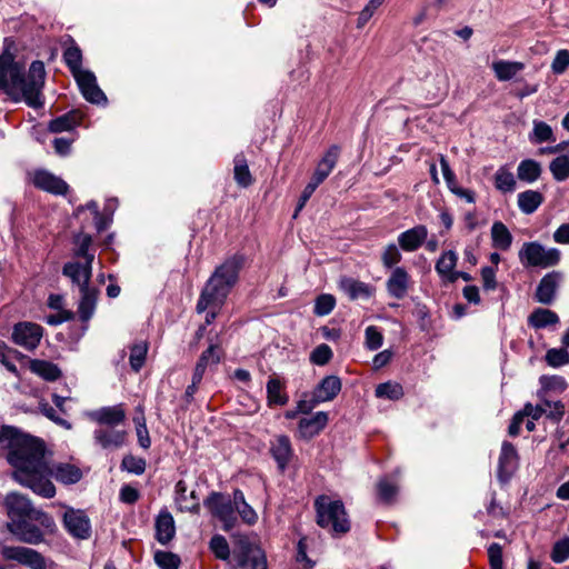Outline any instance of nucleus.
Listing matches in <instances>:
<instances>
[{"label": "nucleus", "instance_id": "6ab92c4d", "mask_svg": "<svg viewBox=\"0 0 569 569\" xmlns=\"http://www.w3.org/2000/svg\"><path fill=\"white\" fill-rule=\"evenodd\" d=\"M518 468V453L516 448L505 441L501 446V452L498 461V478L501 482H507Z\"/></svg>", "mask_w": 569, "mask_h": 569}, {"label": "nucleus", "instance_id": "4be33fe9", "mask_svg": "<svg viewBox=\"0 0 569 569\" xmlns=\"http://www.w3.org/2000/svg\"><path fill=\"white\" fill-rule=\"evenodd\" d=\"M428 238V229L423 224H417L398 236V243L403 251L412 252L418 250Z\"/></svg>", "mask_w": 569, "mask_h": 569}, {"label": "nucleus", "instance_id": "774afa93", "mask_svg": "<svg viewBox=\"0 0 569 569\" xmlns=\"http://www.w3.org/2000/svg\"><path fill=\"white\" fill-rule=\"evenodd\" d=\"M439 160H440V167H441L446 183H447L449 190L452 191L453 189H456L458 187L456 176H455L453 171L451 170L449 162L447 161L445 156L440 154Z\"/></svg>", "mask_w": 569, "mask_h": 569}, {"label": "nucleus", "instance_id": "de8ad7c7", "mask_svg": "<svg viewBox=\"0 0 569 569\" xmlns=\"http://www.w3.org/2000/svg\"><path fill=\"white\" fill-rule=\"evenodd\" d=\"M549 170L556 181H565L569 178V157L559 156L549 163Z\"/></svg>", "mask_w": 569, "mask_h": 569}, {"label": "nucleus", "instance_id": "5fc2aeb1", "mask_svg": "<svg viewBox=\"0 0 569 569\" xmlns=\"http://www.w3.org/2000/svg\"><path fill=\"white\" fill-rule=\"evenodd\" d=\"M332 358V350L327 343L317 346L310 353V361L317 366L327 365Z\"/></svg>", "mask_w": 569, "mask_h": 569}, {"label": "nucleus", "instance_id": "37998d69", "mask_svg": "<svg viewBox=\"0 0 569 569\" xmlns=\"http://www.w3.org/2000/svg\"><path fill=\"white\" fill-rule=\"evenodd\" d=\"M267 396L269 405L284 406L288 402V397L283 392V385L278 378L268 380Z\"/></svg>", "mask_w": 569, "mask_h": 569}, {"label": "nucleus", "instance_id": "3c124183", "mask_svg": "<svg viewBox=\"0 0 569 569\" xmlns=\"http://www.w3.org/2000/svg\"><path fill=\"white\" fill-rule=\"evenodd\" d=\"M147 351L148 347L144 342L137 343L131 348L129 362L136 372L144 365Z\"/></svg>", "mask_w": 569, "mask_h": 569}, {"label": "nucleus", "instance_id": "13d9d810", "mask_svg": "<svg viewBox=\"0 0 569 569\" xmlns=\"http://www.w3.org/2000/svg\"><path fill=\"white\" fill-rule=\"evenodd\" d=\"M122 469L134 475H141L146 470V460L134 456H126L121 462Z\"/></svg>", "mask_w": 569, "mask_h": 569}, {"label": "nucleus", "instance_id": "0eeeda50", "mask_svg": "<svg viewBox=\"0 0 569 569\" xmlns=\"http://www.w3.org/2000/svg\"><path fill=\"white\" fill-rule=\"evenodd\" d=\"M203 503L222 522L223 530L229 531L234 527L237 517L233 499L220 492H211Z\"/></svg>", "mask_w": 569, "mask_h": 569}, {"label": "nucleus", "instance_id": "4d7b16f0", "mask_svg": "<svg viewBox=\"0 0 569 569\" xmlns=\"http://www.w3.org/2000/svg\"><path fill=\"white\" fill-rule=\"evenodd\" d=\"M336 306V299L331 295H321L317 298L315 303V313L317 316L329 315Z\"/></svg>", "mask_w": 569, "mask_h": 569}, {"label": "nucleus", "instance_id": "c85d7f7f", "mask_svg": "<svg viewBox=\"0 0 569 569\" xmlns=\"http://www.w3.org/2000/svg\"><path fill=\"white\" fill-rule=\"evenodd\" d=\"M458 256L455 251H445L436 262V271L440 278L448 282H456L458 280V273H455L457 266Z\"/></svg>", "mask_w": 569, "mask_h": 569}, {"label": "nucleus", "instance_id": "20e7f679", "mask_svg": "<svg viewBox=\"0 0 569 569\" xmlns=\"http://www.w3.org/2000/svg\"><path fill=\"white\" fill-rule=\"evenodd\" d=\"M315 507L317 523L321 528L333 535H343L350 530V520L340 500H331L327 496H320L316 499Z\"/></svg>", "mask_w": 569, "mask_h": 569}, {"label": "nucleus", "instance_id": "f3484780", "mask_svg": "<svg viewBox=\"0 0 569 569\" xmlns=\"http://www.w3.org/2000/svg\"><path fill=\"white\" fill-rule=\"evenodd\" d=\"M93 259L94 256H90L88 261H70L63 267V274L68 277L74 284H77L79 290L83 289L84 286H89L92 273Z\"/></svg>", "mask_w": 569, "mask_h": 569}, {"label": "nucleus", "instance_id": "c03bdc74", "mask_svg": "<svg viewBox=\"0 0 569 569\" xmlns=\"http://www.w3.org/2000/svg\"><path fill=\"white\" fill-rule=\"evenodd\" d=\"M79 124V118L77 112H69L63 116H60L49 123V130L54 133L69 131Z\"/></svg>", "mask_w": 569, "mask_h": 569}, {"label": "nucleus", "instance_id": "4468645a", "mask_svg": "<svg viewBox=\"0 0 569 569\" xmlns=\"http://www.w3.org/2000/svg\"><path fill=\"white\" fill-rule=\"evenodd\" d=\"M239 566L242 569H268L262 549L249 541H240Z\"/></svg>", "mask_w": 569, "mask_h": 569}, {"label": "nucleus", "instance_id": "9b49d317", "mask_svg": "<svg viewBox=\"0 0 569 569\" xmlns=\"http://www.w3.org/2000/svg\"><path fill=\"white\" fill-rule=\"evenodd\" d=\"M563 280V272L553 270L546 273L539 281L535 298L542 305H551L556 298L557 290Z\"/></svg>", "mask_w": 569, "mask_h": 569}, {"label": "nucleus", "instance_id": "dca6fc26", "mask_svg": "<svg viewBox=\"0 0 569 569\" xmlns=\"http://www.w3.org/2000/svg\"><path fill=\"white\" fill-rule=\"evenodd\" d=\"M73 77L86 100L91 103H100L107 101L104 93L97 84L96 76L91 71L83 70Z\"/></svg>", "mask_w": 569, "mask_h": 569}, {"label": "nucleus", "instance_id": "7ed1b4c3", "mask_svg": "<svg viewBox=\"0 0 569 569\" xmlns=\"http://www.w3.org/2000/svg\"><path fill=\"white\" fill-rule=\"evenodd\" d=\"M243 263V256L236 254L217 267L206 282L196 306L198 313L207 312L206 325H211L217 318L232 287L238 281Z\"/></svg>", "mask_w": 569, "mask_h": 569}, {"label": "nucleus", "instance_id": "9d476101", "mask_svg": "<svg viewBox=\"0 0 569 569\" xmlns=\"http://www.w3.org/2000/svg\"><path fill=\"white\" fill-rule=\"evenodd\" d=\"M29 518L8 521V530L19 540L29 545H38L43 541V533Z\"/></svg>", "mask_w": 569, "mask_h": 569}, {"label": "nucleus", "instance_id": "423d86ee", "mask_svg": "<svg viewBox=\"0 0 569 569\" xmlns=\"http://www.w3.org/2000/svg\"><path fill=\"white\" fill-rule=\"evenodd\" d=\"M518 258L525 268L548 269L559 264L561 251L557 248H547L538 241L525 242Z\"/></svg>", "mask_w": 569, "mask_h": 569}, {"label": "nucleus", "instance_id": "393cba45", "mask_svg": "<svg viewBox=\"0 0 569 569\" xmlns=\"http://www.w3.org/2000/svg\"><path fill=\"white\" fill-rule=\"evenodd\" d=\"M222 355L223 352L220 347L219 338L216 337L214 340L211 339L209 347L201 353L196 365V379H198L200 376H203L208 367L218 365L222 358Z\"/></svg>", "mask_w": 569, "mask_h": 569}, {"label": "nucleus", "instance_id": "bb28decb", "mask_svg": "<svg viewBox=\"0 0 569 569\" xmlns=\"http://www.w3.org/2000/svg\"><path fill=\"white\" fill-rule=\"evenodd\" d=\"M270 451L279 470L283 472L293 455L289 438L277 436L271 442Z\"/></svg>", "mask_w": 569, "mask_h": 569}, {"label": "nucleus", "instance_id": "a19ab883", "mask_svg": "<svg viewBox=\"0 0 569 569\" xmlns=\"http://www.w3.org/2000/svg\"><path fill=\"white\" fill-rule=\"evenodd\" d=\"M531 143L539 144L543 142H555L556 137L552 128L545 121L535 120L533 129L529 133Z\"/></svg>", "mask_w": 569, "mask_h": 569}, {"label": "nucleus", "instance_id": "473e14b6", "mask_svg": "<svg viewBox=\"0 0 569 569\" xmlns=\"http://www.w3.org/2000/svg\"><path fill=\"white\" fill-rule=\"evenodd\" d=\"M525 64L518 61L498 60L492 63V70L499 81H508L523 70Z\"/></svg>", "mask_w": 569, "mask_h": 569}, {"label": "nucleus", "instance_id": "f704fd0d", "mask_svg": "<svg viewBox=\"0 0 569 569\" xmlns=\"http://www.w3.org/2000/svg\"><path fill=\"white\" fill-rule=\"evenodd\" d=\"M542 172L541 164L532 159L522 160L517 168L518 178L527 183L537 181Z\"/></svg>", "mask_w": 569, "mask_h": 569}, {"label": "nucleus", "instance_id": "8fccbe9b", "mask_svg": "<svg viewBox=\"0 0 569 569\" xmlns=\"http://www.w3.org/2000/svg\"><path fill=\"white\" fill-rule=\"evenodd\" d=\"M550 558L555 563H562L569 559V537H563L553 543Z\"/></svg>", "mask_w": 569, "mask_h": 569}, {"label": "nucleus", "instance_id": "864d4df0", "mask_svg": "<svg viewBox=\"0 0 569 569\" xmlns=\"http://www.w3.org/2000/svg\"><path fill=\"white\" fill-rule=\"evenodd\" d=\"M154 561L161 569H178L180 565L179 557L169 551H157Z\"/></svg>", "mask_w": 569, "mask_h": 569}, {"label": "nucleus", "instance_id": "c756f323", "mask_svg": "<svg viewBox=\"0 0 569 569\" xmlns=\"http://www.w3.org/2000/svg\"><path fill=\"white\" fill-rule=\"evenodd\" d=\"M176 526L172 515L162 510L156 519V539L161 545H167L174 537Z\"/></svg>", "mask_w": 569, "mask_h": 569}, {"label": "nucleus", "instance_id": "2f4dec72", "mask_svg": "<svg viewBox=\"0 0 569 569\" xmlns=\"http://www.w3.org/2000/svg\"><path fill=\"white\" fill-rule=\"evenodd\" d=\"M560 321L559 316L550 310L538 308L531 312L528 318V323L535 329H543L550 326H556Z\"/></svg>", "mask_w": 569, "mask_h": 569}, {"label": "nucleus", "instance_id": "79ce46f5", "mask_svg": "<svg viewBox=\"0 0 569 569\" xmlns=\"http://www.w3.org/2000/svg\"><path fill=\"white\" fill-rule=\"evenodd\" d=\"M30 370L48 381H54L61 375L60 369L56 365L44 360H32L30 362Z\"/></svg>", "mask_w": 569, "mask_h": 569}, {"label": "nucleus", "instance_id": "2eb2a0df", "mask_svg": "<svg viewBox=\"0 0 569 569\" xmlns=\"http://www.w3.org/2000/svg\"><path fill=\"white\" fill-rule=\"evenodd\" d=\"M67 530L76 538L87 539L90 536L91 525L87 515L81 510L68 509L63 516Z\"/></svg>", "mask_w": 569, "mask_h": 569}, {"label": "nucleus", "instance_id": "ea45409f", "mask_svg": "<svg viewBox=\"0 0 569 569\" xmlns=\"http://www.w3.org/2000/svg\"><path fill=\"white\" fill-rule=\"evenodd\" d=\"M398 491V482L390 477H383L377 483L378 498L383 503H392Z\"/></svg>", "mask_w": 569, "mask_h": 569}, {"label": "nucleus", "instance_id": "b1692460", "mask_svg": "<svg viewBox=\"0 0 569 569\" xmlns=\"http://www.w3.org/2000/svg\"><path fill=\"white\" fill-rule=\"evenodd\" d=\"M328 413L318 411L315 415L302 418L298 425V431L301 438L311 439L317 436L328 423Z\"/></svg>", "mask_w": 569, "mask_h": 569}, {"label": "nucleus", "instance_id": "e2e57ef3", "mask_svg": "<svg viewBox=\"0 0 569 569\" xmlns=\"http://www.w3.org/2000/svg\"><path fill=\"white\" fill-rule=\"evenodd\" d=\"M91 237L89 234H78L76 238V244L77 250L74 254L79 258H83L84 261H88V258L90 256H94L93 253L89 252V247L91 244Z\"/></svg>", "mask_w": 569, "mask_h": 569}, {"label": "nucleus", "instance_id": "603ef678", "mask_svg": "<svg viewBox=\"0 0 569 569\" xmlns=\"http://www.w3.org/2000/svg\"><path fill=\"white\" fill-rule=\"evenodd\" d=\"M210 549L218 559H229L230 548L227 539L223 536H213L210 540Z\"/></svg>", "mask_w": 569, "mask_h": 569}, {"label": "nucleus", "instance_id": "6e6552de", "mask_svg": "<svg viewBox=\"0 0 569 569\" xmlns=\"http://www.w3.org/2000/svg\"><path fill=\"white\" fill-rule=\"evenodd\" d=\"M341 390V380L337 376L325 377L311 393L309 401L298 402V411L308 413L313 407L321 402L331 401Z\"/></svg>", "mask_w": 569, "mask_h": 569}, {"label": "nucleus", "instance_id": "39448f33", "mask_svg": "<svg viewBox=\"0 0 569 569\" xmlns=\"http://www.w3.org/2000/svg\"><path fill=\"white\" fill-rule=\"evenodd\" d=\"M4 507L9 517V521L29 518L39 522L47 529L54 527L53 519L41 510L33 508L31 500L19 492H10L6 496Z\"/></svg>", "mask_w": 569, "mask_h": 569}, {"label": "nucleus", "instance_id": "c9c22d12", "mask_svg": "<svg viewBox=\"0 0 569 569\" xmlns=\"http://www.w3.org/2000/svg\"><path fill=\"white\" fill-rule=\"evenodd\" d=\"M233 176L238 186L247 188L252 184L253 179L243 153H238L233 159Z\"/></svg>", "mask_w": 569, "mask_h": 569}, {"label": "nucleus", "instance_id": "f8f14e48", "mask_svg": "<svg viewBox=\"0 0 569 569\" xmlns=\"http://www.w3.org/2000/svg\"><path fill=\"white\" fill-rule=\"evenodd\" d=\"M42 333L41 326L32 322H20L14 326L12 338L17 345L33 350L38 347Z\"/></svg>", "mask_w": 569, "mask_h": 569}, {"label": "nucleus", "instance_id": "7c9ffc66", "mask_svg": "<svg viewBox=\"0 0 569 569\" xmlns=\"http://www.w3.org/2000/svg\"><path fill=\"white\" fill-rule=\"evenodd\" d=\"M339 287L351 300L359 298L368 299L373 293L371 286L348 277L340 280Z\"/></svg>", "mask_w": 569, "mask_h": 569}, {"label": "nucleus", "instance_id": "a18cd8bd", "mask_svg": "<svg viewBox=\"0 0 569 569\" xmlns=\"http://www.w3.org/2000/svg\"><path fill=\"white\" fill-rule=\"evenodd\" d=\"M63 60L70 69L72 76L83 71L82 64V52L77 46L68 47L63 52Z\"/></svg>", "mask_w": 569, "mask_h": 569}, {"label": "nucleus", "instance_id": "6e6d98bb", "mask_svg": "<svg viewBox=\"0 0 569 569\" xmlns=\"http://www.w3.org/2000/svg\"><path fill=\"white\" fill-rule=\"evenodd\" d=\"M365 345L369 350H377L382 346L383 336L375 326L367 327L365 331Z\"/></svg>", "mask_w": 569, "mask_h": 569}, {"label": "nucleus", "instance_id": "aec40b11", "mask_svg": "<svg viewBox=\"0 0 569 569\" xmlns=\"http://www.w3.org/2000/svg\"><path fill=\"white\" fill-rule=\"evenodd\" d=\"M411 277L403 267H396L392 269L388 280V293L396 299H402L408 293L411 287Z\"/></svg>", "mask_w": 569, "mask_h": 569}, {"label": "nucleus", "instance_id": "69168bd1", "mask_svg": "<svg viewBox=\"0 0 569 569\" xmlns=\"http://www.w3.org/2000/svg\"><path fill=\"white\" fill-rule=\"evenodd\" d=\"M569 67V51L568 50H559L556 53V57L551 63V69L553 73L561 74Z\"/></svg>", "mask_w": 569, "mask_h": 569}, {"label": "nucleus", "instance_id": "ddd939ff", "mask_svg": "<svg viewBox=\"0 0 569 569\" xmlns=\"http://www.w3.org/2000/svg\"><path fill=\"white\" fill-rule=\"evenodd\" d=\"M29 178L36 188L53 194H66L69 188L66 181L44 169L29 173Z\"/></svg>", "mask_w": 569, "mask_h": 569}, {"label": "nucleus", "instance_id": "052dcab7", "mask_svg": "<svg viewBox=\"0 0 569 569\" xmlns=\"http://www.w3.org/2000/svg\"><path fill=\"white\" fill-rule=\"evenodd\" d=\"M402 256L395 243H389L381 256L382 263L386 268H391L399 263Z\"/></svg>", "mask_w": 569, "mask_h": 569}, {"label": "nucleus", "instance_id": "bf43d9fd", "mask_svg": "<svg viewBox=\"0 0 569 569\" xmlns=\"http://www.w3.org/2000/svg\"><path fill=\"white\" fill-rule=\"evenodd\" d=\"M543 406L547 409L546 416L547 418L553 421H560L565 415V405L557 400H549L543 398Z\"/></svg>", "mask_w": 569, "mask_h": 569}, {"label": "nucleus", "instance_id": "e433bc0d", "mask_svg": "<svg viewBox=\"0 0 569 569\" xmlns=\"http://www.w3.org/2000/svg\"><path fill=\"white\" fill-rule=\"evenodd\" d=\"M493 183L496 189L502 193L513 192L517 187L516 178L507 166H502L496 171Z\"/></svg>", "mask_w": 569, "mask_h": 569}, {"label": "nucleus", "instance_id": "49530a36", "mask_svg": "<svg viewBox=\"0 0 569 569\" xmlns=\"http://www.w3.org/2000/svg\"><path fill=\"white\" fill-rule=\"evenodd\" d=\"M376 397L389 400H398L403 396L402 386L398 382H383L376 387Z\"/></svg>", "mask_w": 569, "mask_h": 569}, {"label": "nucleus", "instance_id": "1a4fd4ad", "mask_svg": "<svg viewBox=\"0 0 569 569\" xmlns=\"http://www.w3.org/2000/svg\"><path fill=\"white\" fill-rule=\"evenodd\" d=\"M0 553L4 560L16 561L30 569H47L44 557L34 549L20 546H3Z\"/></svg>", "mask_w": 569, "mask_h": 569}, {"label": "nucleus", "instance_id": "412c9836", "mask_svg": "<svg viewBox=\"0 0 569 569\" xmlns=\"http://www.w3.org/2000/svg\"><path fill=\"white\" fill-rule=\"evenodd\" d=\"M93 439L106 450H116L126 443L127 432L117 428L100 427L94 430Z\"/></svg>", "mask_w": 569, "mask_h": 569}, {"label": "nucleus", "instance_id": "0e129e2a", "mask_svg": "<svg viewBox=\"0 0 569 569\" xmlns=\"http://www.w3.org/2000/svg\"><path fill=\"white\" fill-rule=\"evenodd\" d=\"M136 432H137V438H138V442H139L140 447L143 449H149L151 446V440H150L149 431H148V428L146 425V419H144V415H143L142 410H141V421H137Z\"/></svg>", "mask_w": 569, "mask_h": 569}, {"label": "nucleus", "instance_id": "f03ea898", "mask_svg": "<svg viewBox=\"0 0 569 569\" xmlns=\"http://www.w3.org/2000/svg\"><path fill=\"white\" fill-rule=\"evenodd\" d=\"M44 76V64L41 61H33L24 76L23 66L16 62L11 54L4 53L0 57V90L14 101L24 100L29 107L41 108Z\"/></svg>", "mask_w": 569, "mask_h": 569}, {"label": "nucleus", "instance_id": "680f3d73", "mask_svg": "<svg viewBox=\"0 0 569 569\" xmlns=\"http://www.w3.org/2000/svg\"><path fill=\"white\" fill-rule=\"evenodd\" d=\"M413 316L416 317L418 325L422 331H428L431 327L430 311L427 306L417 303L413 309Z\"/></svg>", "mask_w": 569, "mask_h": 569}, {"label": "nucleus", "instance_id": "a878e982", "mask_svg": "<svg viewBox=\"0 0 569 569\" xmlns=\"http://www.w3.org/2000/svg\"><path fill=\"white\" fill-rule=\"evenodd\" d=\"M187 483L183 480H179L174 487L176 503L180 511H188L192 513H199L200 503L196 496V491L187 493Z\"/></svg>", "mask_w": 569, "mask_h": 569}, {"label": "nucleus", "instance_id": "338daca9", "mask_svg": "<svg viewBox=\"0 0 569 569\" xmlns=\"http://www.w3.org/2000/svg\"><path fill=\"white\" fill-rule=\"evenodd\" d=\"M488 557L491 569H502V548L499 543H491L488 548Z\"/></svg>", "mask_w": 569, "mask_h": 569}, {"label": "nucleus", "instance_id": "4c0bfd02", "mask_svg": "<svg viewBox=\"0 0 569 569\" xmlns=\"http://www.w3.org/2000/svg\"><path fill=\"white\" fill-rule=\"evenodd\" d=\"M491 239L492 246L502 251L508 250L512 243V234L500 221L493 222L491 227Z\"/></svg>", "mask_w": 569, "mask_h": 569}, {"label": "nucleus", "instance_id": "5701e85b", "mask_svg": "<svg viewBox=\"0 0 569 569\" xmlns=\"http://www.w3.org/2000/svg\"><path fill=\"white\" fill-rule=\"evenodd\" d=\"M339 154L340 148L338 146H331L319 161L316 171L309 182L316 187L322 183L336 167Z\"/></svg>", "mask_w": 569, "mask_h": 569}, {"label": "nucleus", "instance_id": "72a5a7b5", "mask_svg": "<svg viewBox=\"0 0 569 569\" xmlns=\"http://www.w3.org/2000/svg\"><path fill=\"white\" fill-rule=\"evenodd\" d=\"M543 202V196L536 190H526L518 194V207L522 213H533Z\"/></svg>", "mask_w": 569, "mask_h": 569}, {"label": "nucleus", "instance_id": "a211bd4d", "mask_svg": "<svg viewBox=\"0 0 569 569\" xmlns=\"http://www.w3.org/2000/svg\"><path fill=\"white\" fill-rule=\"evenodd\" d=\"M89 418L101 427L116 428L126 420L123 405L102 407L89 413Z\"/></svg>", "mask_w": 569, "mask_h": 569}, {"label": "nucleus", "instance_id": "f257e3e1", "mask_svg": "<svg viewBox=\"0 0 569 569\" xmlns=\"http://www.w3.org/2000/svg\"><path fill=\"white\" fill-rule=\"evenodd\" d=\"M7 460L13 468L12 478L22 487L46 499L56 496L52 478L63 485L77 483L82 478V471L74 465L67 462L51 465L46 459L44 442L29 435H20L11 439Z\"/></svg>", "mask_w": 569, "mask_h": 569}, {"label": "nucleus", "instance_id": "09e8293b", "mask_svg": "<svg viewBox=\"0 0 569 569\" xmlns=\"http://www.w3.org/2000/svg\"><path fill=\"white\" fill-rule=\"evenodd\" d=\"M545 360L552 368L567 366L569 365V351L566 348H551L546 352Z\"/></svg>", "mask_w": 569, "mask_h": 569}, {"label": "nucleus", "instance_id": "cd10ccee", "mask_svg": "<svg viewBox=\"0 0 569 569\" xmlns=\"http://www.w3.org/2000/svg\"><path fill=\"white\" fill-rule=\"evenodd\" d=\"M80 300L78 305V315L81 321H89L96 310L97 299H98V290L90 286H84L83 289H80Z\"/></svg>", "mask_w": 569, "mask_h": 569}, {"label": "nucleus", "instance_id": "58836bf2", "mask_svg": "<svg viewBox=\"0 0 569 569\" xmlns=\"http://www.w3.org/2000/svg\"><path fill=\"white\" fill-rule=\"evenodd\" d=\"M233 503L236 511L239 513L241 519L248 523H256L258 516L251 506H249L244 499V495L241 490L237 489L233 491Z\"/></svg>", "mask_w": 569, "mask_h": 569}]
</instances>
